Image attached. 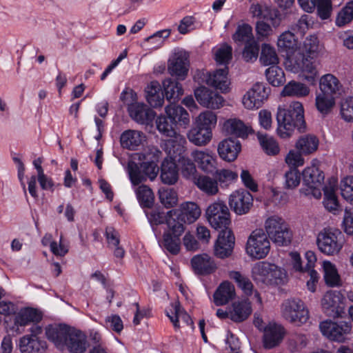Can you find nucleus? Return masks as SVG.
I'll return each mask as SVG.
<instances>
[{"label": "nucleus", "mask_w": 353, "mask_h": 353, "mask_svg": "<svg viewBox=\"0 0 353 353\" xmlns=\"http://www.w3.org/2000/svg\"><path fill=\"white\" fill-rule=\"evenodd\" d=\"M276 120L277 134L281 139L291 137L294 128L301 129L304 127V108L299 101H292L288 108H278Z\"/></svg>", "instance_id": "1"}, {"label": "nucleus", "mask_w": 353, "mask_h": 353, "mask_svg": "<svg viewBox=\"0 0 353 353\" xmlns=\"http://www.w3.org/2000/svg\"><path fill=\"white\" fill-rule=\"evenodd\" d=\"M156 125L159 132L168 138L164 141L163 146L168 155L175 157L185 152V139L176 132L175 124L167 114L159 116L156 119Z\"/></svg>", "instance_id": "2"}, {"label": "nucleus", "mask_w": 353, "mask_h": 353, "mask_svg": "<svg viewBox=\"0 0 353 353\" xmlns=\"http://www.w3.org/2000/svg\"><path fill=\"white\" fill-rule=\"evenodd\" d=\"M251 274L257 284L280 285L287 281V274L284 269L265 261L254 263Z\"/></svg>", "instance_id": "3"}, {"label": "nucleus", "mask_w": 353, "mask_h": 353, "mask_svg": "<svg viewBox=\"0 0 353 353\" xmlns=\"http://www.w3.org/2000/svg\"><path fill=\"white\" fill-rule=\"evenodd\" d=\"M303 187L300 189V192L305 196H312L315 199L321 197V190L323 185L325 175L320 170L319 161L312 160L311 165L306 167L302 172Z\"/></svg>", "instance_id": "4"}, {"label": "nucleus", "mask_w": 353, "mask_h": 353, "mask_svg": "<svg viewBox=\"0 0 353 353\" xmlns=\"http://www.w3.org/2000/svg\"><path fill=\"white\" fill-rule=\"evenodd\" d=\"M265 234L272 241L279 246H286L290 243L292 233L288 224L279 216L268 217L264 223Z\"/></svg>", "instance_id": "5"}, {"label": "nucleus", "mask_w": 353, "mask_h": 353, "mask_svg": "<svg viewBox=\"0 0 353 353\" xmlns=\"http://www.w3.org/2000/svg\"><path fill=\"white\" fill-rule=\"evenodd\" d=\"M343 234L337 229H324L318 234L316 237L318 249L327 256H334L339 254L343 246Z\"/></svg>", "instance_id": "6"}, {"label": "nucleus", "mask_w": 353, "mask_h": 353, "mask_svg": "<svg viewBox=\"0 0 353 353\" xmlns=\"http://www.w3.org/2000/svg\"><path fill=\"white\" fill-rule=\"evenodd\" d=\"M282 316L287 321L300 326L309 319V311L304 303L299 299L285 300L281 305Z\"/></svg>", "instance_id": "7"}, {"label": "nucleus", "mask_w": 353, "mask_h": 353, "mask_svg": "<svg viewBox=\"0 0 353 353\" xmlns=\"http://www.w3.org/2000/svg\"><path fill=\"white\" fill-rule=\"evenodd\" d=\"M270 250V242L262 229H256L250 234L246 243V252L252 259H263Z\"/></svg>", "instance_id": "8"}, {"label": "nucleus", "mask_w": 353, "mask_h": 353, "mask_svg": "<svg viewBox=\"0 0 353 353\" xmlns=\"http://www.w3.org/2000/svg\"><path fill=\"white\" fill-rule=\"evenodd\" d=\"M205 217L215 230H230V211L224 202L218 201L210 204L205 210Z\"/></svg>", "instance_id": "9"}, {"label": "nucleus", "mask_w": 353, "mask_h": 353, "mask_svg": "<svg viewBox=\"0 0 353 353\" xmlns=\"http://www.w3.org/2000/svg\"><path fill=\"white\" fill-rule=\"evenodd\" d=\"M172 212V210H170L167 213L169 218L166 219V223L169 230L163 234V245L169 252L176 254L180 251L179 236L183 233L185 227L183 223L170 217Z\"/></svg>", "instance_id": "10"}, {"label": "nucleus", "mask_w": 353, "mask_h": 353, "mask_svg": "<svg viewBox=\"0 0 353 353\" xmlns=\"http://www.w3.org/2000/svg\"><path fill=\"white\" fill-rule=\"evenodd\" d=\"M344 296L337 290H329L321 299L323 312L332 318L342 317L345 314Z\"/></svg>", "instance_id": "11"}, {"label": "nucleus", "mask_w": 353, "mask_h": 353, "mask_svg": "<svg viewBox=\"0 0 353 353\" xmlns=\"http://www.w3.org/2000/svg\"><path fill=\"white\" fill-rule=\"evenodd\" d=\"M319 327L323 335L329 339L343 342L352 327L350 322L325 321L320 323Z\"/></svg>", "instance_id": "12"}, {"label": "nucleus", "mask_w": 353, "mask_h": 353, "mask_svg": "<svg viewBox=\"0 0 353 353\" xmlns=\"http://www.w3.org/2000/svg\"><path fill=\"white\" fill-rule=\"evenodd\" d=\"M270 89L263 83H256L243 97L244 107L249 110L258 109L269 95Z\"/></svg>", "instance_id": "13"}, {"label": "nucleus", "mask_w": 353, "mask_h": 353, "mask_svg": "<svg viewBox=\"0 0 353 353\" xmlns=\"http://www.w3.org/2000/svg\"><path fill=\"white\" fill-rule=\"evenodd\" d=\"M189 55L184 50L174 52L168 61V71L179 80H184L189 70Z\"/></svg>", "instance_id": "14"}, {"label": "nucleus", "mask_w": 353, "mask_h": 353, "mask_svg": "<svg viewBox=\"0 0 353 353\" xmlns=\"http://www.w3.org/2000/svg\"><path fill=\"white\" fill-rule=\"evenodd\" d=\"M229 205L236 214H245L253 206V196L247 190H236L230 194Z\"/></svg>", "instance_id": "15"}, {"label": "nucleus", "mask_w": 353, "mask_h": 353, "mask_svg": "<svg viewBox=\"0 0 353 353\" xmlns=\"http://www.w3.org/2000/svg\"><path fill=\"white\" fill-rule=\"evenodd\" d=\"M191 157L203 172L214 175L217 171L216 156L209 150H195L192 152Z\"/></svg>", "instance_id": "16"}, {"label": "nucleus", "mask_w": 353, "mask_h": 353, "mask_svg": "<svg viewBox=\"0 0 353 353\" xmlns=\"http://www.w3.org/2000/svg\"><path fill=\"white\" fill-rule=\"evenodd\" d=\"M194 95L198 103L205 108L219 109L223 105V98L219 94L205 87L196 89Z\"/></svg>", "instance_id": "17"}, {"label": "nucleus", "mask_w": 353, "mask_h": 353, "mask_svg": "<svg viewBox=\"0 0 353 353\" xmlns=\"http://www.w3.org/2000/svg\"><path fill=\"white\" fill-rule=\"evenodd\" d=\"M234 236L231 230H223L219 232L214 245V254L221 259L229 256L234 245Z\"/></svg>", "instance_id": "18"}, {"label": "nucleus", "mask_w": 353, "mask_h": 353, "mask_svg": "<svg viewBox=\"0 0 353 353\" xmlns=\"http://www.w3.org/2000/svg\"><path fill=\"white\" fill-rule=\"evenodd\" d=\"M285 335V329L276 323H269L263 331V342L267 349H271L281 343Z\"/></svg>", "instance_id": "19"}, {"label": "nucleus", "mask_w": 353, "mask_h": 353, "mask_svg": "<svg viewBox=\"0 0 353 353\" xmlns=\"http://www.w3.org/2000/svg\"><path fill=\"white\" fill-rule=\"evenodd\" d=\"M181 154H179L180 156ZM165 158L161 166V181L168 185L175 184L179 179V170L176 164L178 155Z\"/></svg>", "instance_id": "20"}, {"label": "nucleus", "mask_w": 353, "mask_h": 353, "mask_svg": "<svg viewBox=\"0 0 353 353\" xmlns=\"http://www.w3.org/2000/svg\"><path fill=\"white\" fill-rule=\"evenodd\" d=\"M88 346L86 335L79 330L71 329L65 347L70 353H84Z\"/></svg>", "instance_id": "21"}, {"label": "nucleus", "mask_w": 353, "mask_h": 353, "mask_svg": "<svg viewBox=\"0 0 353 353\" xmlns=\"http://www.w3.org/2000/svg\"><path fill=\"white\" fill-rule=\"evenodd\" d=\"M70 330V327L64 325H50L46 328V334L48 339L58 349L63 350Z\"/></svg>", "instance_id": "22"}, {"label": "nucleus", "mask_w": 353, "mask_h": 353, "mask_svg": "<svg viewBox=\"0 0 353 353\" xmlns=\"http://www.w3.org/2000/svg\"><path fill=\"white\" fill-rule=\"evenodd\" d=\"M251 303L248 299L234 301L229 308V318L235 323L245 321L252 314Z\"/></svg>", "instance_id": "23"}, {"label": "nucleus", "mask_w": 353, "mask_h": 353, "mask_svg": "<svg viewBox=\"0 0 353 353\" xmlns=\"http://www.w3.org/2000/svg\"><path fill=\"white\" fill-rule=\"evenodd\" d=\"M241 145L239 141L234 139H225L221 141L218 145L219 157L226 161H233L240 152Z\"/></svg>", "instance_id": "24"}, {"label": "nucleus", "mask_w": 353, "mask_h": 353, "mask_svg": "<svg viewBox=\"0 0 353 353\" xmlns=\"http://www.w3.org/2000/svg\"><path fill=\"white\" fill-rule=\"evenodd\" d=\"M191 265L197 274L207 275L214 272L216 265L212 258L207 254H197L191 259Z\"/></svg>", "instance_id": "25"}, {"label": "nucleus", "mask_w": 353, "mask_h": 353, "mask_svg": "<svg viewBox=\"0 0 353 353\" xmlns=\"http://www.w3.org/2000/svg\"><path fill=\"white\" fill-rule=\"evenodd\" d=\"M320 92L338 97L343 91V85L334 74L328 73L319 79Z\"/></svg>", "instance_id": "26"}, {"label": "nucleus", "mask_w": 353, "mask_h": 353, "mask_svg": "<svg viewBox=\"0 0 353 353\" xmlns=\"http://www.w3.org/2000/svg\"><path fill=\"white\" fill-rule=\"evenodd\" d=\"M128 110L130 117L141 124H148L155 117L154 112L143 103H135L130 105Z\"/></svg>", "instance_id": "27"}, {"label": "nucleus", "mask_w": 353, "mask_h": 353, "mask_svg": "<svg viewBox=\"0 0 353 353\" xmlns=\"http://www.w3.org/2000/svg\"><path fill=\"white\" fill-rule=\"evenodd\" d=\"M143 141H145L143 133L134 130H125L120 137L121 147L130 150H137Z\"/></svg>", "instance_id": "28"}, {"label": "nucleus", "mask_w": 353, "mask_h": 353, "mask_svg": "<svg viewBox=\"0 0 353 353\" xmlns=\"http://www.w3.org/2000/svg\"><path fill=\"white\" fill-rule=\"evenodd\" d=\"M295 71H302L304 79L310 83L314 84L317 76V70L311 60L307 57H305L303 54H299V58H296L295 60Z\"/></svg>", "instance_id": "29"}, {"label": "nucleus", "mask_w": 353, "mask_h": 353, "mask_svg": "<svg viewBox=\"0 0 353 353\" xmlns=\"http://www.w3.org/2000/svg\"><path fill=\"white\" fill-rule=\"evenodd\" d=\"M180 212L178 219L188 224L194 223L201 214L199 205L196 203L190 201L181 203L180 205Z\"/></svg>", "instance_id": "30"}, {"label": "nucleus", "mask_w": 353, "mask_h": 353, "mask_svg": "<svg viewBox=\"0 0 353 353\" xmlns=\"http://www.w3.org/2000/svg\"><path fill=\"white\" fill-rule=\"evenodd\" d=\"M228 68L218 69L212 74L209 73L205 79L208 85L214 87L223 92L228 89L229 81L228 79Z\"/></svg>", "instance_id": "31"}, {"label": "nucleus", "mask_w": 353, "mask_h": 353, "mask_svg": "<svg viewBox=\"0 0 353 353\" xmlns=\"http://www.w3.org/2000/svg\"><path fill=\"white\" fill-rule=\"evenodd\" d=\"M146 99L153 108L161 107L164 103V93L157 81H151L145 88Z\"/></svg>", "instance_id": "32"}, {"label": "nucleus", "mask_w": 353, "mask_h": 353, "mask_svg": "<svg viewBox=\"0 0 353 353\" xmlns=\"http://www.w3.org/2000/svg\"><path fill=\"white\" fill-rule=\"evenodd\" d=\"M337 97L332 95L318 92L315 97V108L322 117L331 114L336 105Z\"/></svg>", "instance_id": "33"}, {"label": "nucleus", "mask_w": 353, "mask_h": 353, "mask_svg": "<svg viewBox=\"0 0 353 353\" xmlns=\"http://www.w3.org/2000/svg\"><path fill=\"white\" fill-rule=\"evenodd\" d=\"M223 128L228 134L242 139L247 138L248 134L252 132L250 126L246 125L242 121L237 119L227 120L224 123Z\"/></svg>", "instance_id": "34"}, {"label": "nucleus", "mask_w": 353, "mask_h": 353, "mask_svg": "<svg viewBox=\"0 0 353 353\" xmlns=\"http://www.w3.org/2000/svg\"><path fill=\"white\" fill-rule=\"evenodd\" d=\"M235 296L234 285L229 281L220 284L214 294V301L216 305H223L228 303Z\"/></svg>", "instance_id": "35"}, {"label": "nucleus", "mask_w": 353, "mask_h": 353, "mask_svg": "<svg viewBox=\"0 0 353 353\" xmlns=\"http://www.w3.org/2000/svg\"><path fill=\"white\" fill-rule=\"evenodd\" d=\"M164 96L170 103H175L183 94L182 85L178 81L171 79H165L163 81Z\"/></svg>", "instance_id": "36"}, {"label": "nucleus", "mask_w": 353, "mask_h": 353, "mask_svg": "<svg viewBox=\"0 0 353 353\" xmlns=\"http://www.w3.org/2000/svg\"><path fill=\"white\" fill-rule=\"evenodd\" d=\"M165 110L166 114L175 125L177 123L185 125L189 124V114L183 107L170 103L165 107Z\"/></svg>", "instance_id": "37"}, {"label": "nucleus", "mask_w": 353, "mask_h": 353, "mask_svg": "<svg viewBox=\"0 0 353 353\" xmlns=\"http://www.w3.org/2000/svg\"><path fill=\"white\" fill-rule=\"evenodd\" d=\"M189 141L198 146L208 144L212 139V131L197 125L192 128L187 134Z\"/></svg>", "instance_id": "38"}, {"label": "nucleus", "mask_w": 353, "mask_h": 353, "mask_svg": "<svg viewBox=\"0 0 353 353\" xmlns=\"http://www.w3.org/2000/svg\"><path fill=\"white\" fill-rule=\"evenodd\" d=\"M41 314L33 308H24L21 310L14 317V325L26 326L30 323H37L41 319Z\"/></svg>", "instance_id": "39"}, {"label": "nucleus", "mask_w": 353, "mask_h": 353, "mask_svg": "<svg viewBox=\"0 0 353 353\" xmlns=\"http://www.w3.org/2000/svg\"><path fill=\"white\" fill-rule=\"evenodd\" d=\"M299 42L295 35L290 31L283 32L278 39L279 48L288 54H292L298 48Z\"/></svg>", "instance_id": "40"}, {"label": "nucleus", "mask_w": 353, "mask_h": 353, "mask_svg": "<svg viewBox=\"0 0 353 353\" xmlns=\"http://www.w3.org/2000/svg\"><path fill=\"white\" fill-rule=\"evenodd\" d=\"M310 92V88L304 83L291 81L284 86L282 94L283 96L302 98L307 97Z\"/></svg>", "instance_id": "41"}, {"label": "nucleus", "mask_w": 353, "mask_h": 353, "mask_svg": "<svg viewBox=\"0 0 353 353\" xmlns=\"http://www.w3.org/2000/svg\"><path fill=\"white\" fill-rule=\"evenodd\" d=\"M319 146V139L316 137L307 134L301 137L295 144L296 150L303 154H310L315 152Z\"/></svg>", "instance_id": "42"}, {"label": "nucleus", "mask_w": 353, "mask_h": 353, "mask_svg": "<svg viewBox=\"0 0 353 353\" xmlns=\"http://www.w3.org/2000/svg\"><path fill=\"white\" fill-rule=\"evenodd\" d=\"M228 276L233 280L237 286L247 296H250L253 292L254 285L250 279L239 271H230Z\"/></svg>", "instance_id": "43"}, {"label": "nucleus", "mask_w": 353, "mask_h": 353, "mask_svg": "<svg viewBox=\"0 0 353 353\" xmlns=\"http://www.w3.org/2000/svg\"><path fill=\"white\" fill-rule=\"evenodd\" d=\"M172 307L174 311L172 315L167 312V316L169 317L175 328L179 327V319L182 320L187 325H191L192 323L190 315L181 307L179 302L175 301L172 303Z\"/></svg>", "instance_id": "44"}, {"label": "nucleus", "mask_w": 353, "mask_h": 353, "mask_svg": "<svg viewBox=\"0 0 353 353\" xmlns=\"http://www.w3.org/2000/svg\"><path fill=\"white\" fill-rule=\"evenodd\" d=\"M322 267L326 284L330 287L339 285L340 276L335 265L329 261H324Z\"/></svg>", "instance_id": "45"}, {"label": "nucleus", "mask_w": 353, "mask_h": 353, "mask_svg": "<svg viewBox=\"0 0 353 353\" xmlns=\"http://www.w3.org/2000/svg\"><path fill=\"white\" fill-rule=\"evenodd\" d=\"M195 184L208 195H214L219 192L216 179H213L208 176H199L196 179Z\"/></svg>", "instance_id": "46"}, {"label": "nucleus", "mask_w": 353, "mask_h": 353, "mask_svg": "<svg viewBox=\"0 0 353 353\" xmlns=\"http://www.w3.org/2000/svg\"><path fill=\"white\" fill-rule=\"evenodd\" d=\"M257 139L262 149L267 154L276 155L279 152V146L273 137L258 132Z\"/></svg>", "instance_id": "47"}, {"label": "nucleus", "mask_w": 353, "mask_h": 353, "mask_svg": "<svg viewBox=\"0 0 353 353\" xmlns=\"http://www.w3.org/2000/svg\"><path fill=\"white\" fill-rule=\"evenodd\" d=\"M259 60L263 65H276L279 57L275 48L270 44H262Z\"/></svg>", "instance_id": "48"}, {"label": "nucleus", "mask_w": 353, "mask_h": 353, "mask_svg": "<svg viewBox=\"0 0 353 353\" xmlns=\"http://www.w3.org/2000/svg\"><path fill=\"white\" fill-rule=\"evenodd\" d=\"M324 192L323 205L329 212L336 214L340 211L339 201L334 193L333 188L325 187L322 189Z\"/></svg>", "instance_id": "49"}, {"label": "nucleus", "mask_w": 353, "mask_h": 353, "mask_svg": "<svg viewBox=\"0 0 353 353\" xmlns=\"http://www.w3.org/2000/svg\"><path fill=\"white\" fill-rule=\"evenodd\" d=\"M159 197L161 204L166 208L175 206L178 202L177 193L173 188H161L159 190Z\"/></svg>", "instance_id": "50"}, {"label": "nucleus", "mask_w": 353, "mask_h": 353, "mask_svg": "<svg viewBox=\"0 0 353 353\" xmlns=\"http://www.w3.org/2000/svg\"><path fill=\"white\" fill-rule=\"evenodd\" d=\"M232 38L236 43L240 45L251 42L254 40L252 27L248 24L239 26Z\"/></svg>", "instance_id": "51"}, {"label": "nucleus", "mask_w": 353, "mask_h": 353, "mask_svg": "<svg viewBox=\"0 0 353 353\" xmlns=\"http://www.w3.org/2000/svg\"><path fill=\"white\" fill-rule=\"evenodd\" d=\"M137 198L141 207L150 208L154 202V194L147 185H142L136 189Z\"/></svg>", "instance_id": "52"}, {"label": "nucleus", "mask_w": 353, "mask_h": 353, "mask_svg": "<svg viewBox=\"0 0 353 353\" xmlns=\"http://www.w3.org/2000/svg\"><path fill=\"white\" fill-rule=\"evenodd\" d=\"M268 82L273 86H279L285 81L283 70L277 65H272L265 70Z\"/></svg>", "instance_id": "53"}, {"label": "nucleus", "mask_w": 353, "mask_h": 353, "mask_svg": "<svg viewBox=\"0 0 353 353\" xmlns=\"http://www.w3.org/2000/svg\"><path fill=\"white\" fill-rule=\"evenodd\" d=\"M177 158L180 163L182 176L187 179H196V168L194 162L191 159L181 155L178 156Z\"/></svg>", "instance_id": "54"}, {"label": "nucleus", "mask_w": 353, "mask_h": 353, "mask_svg": "<svg viewBox=\"0 0 353 353\" xmlns=\"http://www.w3.org/2000/svg\"><path fill=\"white\" fill-rule=\"evenodd\" d=\"M216 115L213 112L205 110L196 117L195 123L203 128H208L212 131V128L216 125Z\"/></svg>", "instance_id": "55"}, {"label": "nucleus", "mask_w": 353, "mask_h": 353, "mask_svg": "<svg viewBox=\"0 0 353 353\" xmlns=\"http://www.w3.org/2000/svg\"><path fill=\"white\" fill-rule=\"evenodd\" d=\"M232 57V48L230 46L224 43L221 45L214 53L216 62L225 67L229 63Z\"/></svg>", "instance_id": "56"}, {"label": "nucleus", "mask_w": 353, "mask_h": 353, "mask_svg": "<svg viewBox=\"0 0 353 353\" xmlns=\"http://www.w3.org/2000/svg\"><path fill=\"white\" fill-rule=\"evenodd\" d=\"M353 19V1L348 2L339 12L336 19V24L342 27Z\"/></svg>", "instance_id": "57"}, {"label": "nucleus", "mask_w": 353, "mask_h": 353, "mask_svg": "<svg viewBox=\"0 0 353 353\" xmlns=\"http://www.w3.org/2000/svg\"><path fill=\"white\" fill-rule=\"evenodd\" d=\"M128 168L130 181L134 185H139L146 180L145 174L141 169V165L139 166L136 163L130 161Z\"/></svg>", "instance_id": "58"}, {"label": "nucleus", "mask_w": 353, "mask_h": 353, "mask_svg": "<svg viewBox=\"0 0 353 353\" xmlns=\"http://www.w3.org/2000/svg\"><path fill=\"white\" fill-rule=\"evenodd\" d=\"M340 190L343 198L353 204V176H346L341 180Z\"/></svg>", "instance_id": "59"}, {"label": "nucleus", "mask_w": 353, "mask_h": 353, "mask_svg": "<svg viewBox=\"0 0 353 353\" xmlns=\"http://www.w3.org/2000/svg\"><path fill=\"white\" fill-rule=\"evenodd\" d=\"M259 46L258 43L254 40L251 41L246 44L242 53L243 58L247 62L255 61L259 56Z\"/></svg>", "instance_id": "60"}, {"label": "nucleus", "mask_w": 353, "mask_h": 353, "mask_svg": "<svg viewBox=\"0 0 353 353\" xmlns=\"http://www.w3.org/2000/svg\"><path fill=\"white\" fill-rule=\"evenodd\" d=\"M340 114L347 122H353V97H347L341 102Z\"/></svg>", "instance_id": "61"}, {"label": "nucleus", "mask_w": 353, "mask_h": 353, "mask_svg": "<svg viewBox=\"0 0 353 353\" xmlns=\"http://www.w3.org/2000/svg\"><path fill=\"white\" fill-rule=\"evenodd\" d=\"M303 154L298 150H291L285 156V161L290 168L297 169L298 167L304 165L305 161L302 156Z\"/></svg>", "instance_id": "62"}, {"label": "nucleus", "mask_w": 353, "mask_h": 353, "mask_svg": "<svg viewBox=\"0 0 353 353\" xmlns=\"http://www.w3.org/2000/svg\"><path fill=\"white\" fill-rule=\"evenodd\" d=\"M285 185L286 188L293 189L297 187L301 181L300 172L297 169L290 168L285 173Z\"/></svg>", "instance_id": "63"}, {"label": "nucleus", "mask_w": 353, "mask_h": 353, "mask_svg": "<svg viewBox=\"0 0 353 353\" xmlns=\"http://www.w3.org/2000/svg\"><path fill=\"white\" fill-rule=\"evenodd\" d=\"M316 6L321 19H327L330 17L332 11L331 0H317Z\"/></svg>", "instance_id": "64"}]
</instances>
